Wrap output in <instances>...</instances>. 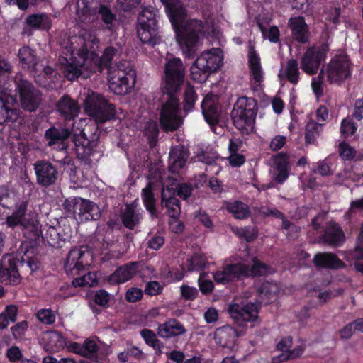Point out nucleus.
<instances>
[{
	"mask_svg": "<svg viewBox=\"0 0 363 363\" xmlns=\"http://www.w3.org/2000/svg\"><path fill=\"white\" fill-rule=\"evenodd\" d=\"M99 47V40L94 30L81 29L78 35L69 38L65 46L64 57L59 59L60 71L70 81L90 77L96 70L101 71L111 62L116 50L107 48L101 58L95 53Z\"/></svg>",
	"mask_w": 363,
	"mask_h": 363,
	"instance_id": "1",
	"label": "nucleus"
},
{
	"mask_svg": "<svg viewBox=\"0 0 363 363\" xmlns=\"http://www.w3.org/2000/svg\"><path fill=\"white\" fill-rule=\"evenodd\" d=\"M165 5L167 13L174 29L177 40L183 53L190 57L196 47L204 38H218L219 30L206 21L203 24L198 20H185V10L179 0H161Z\"/></svg>",
	"mask_w": 363,
	"mask_h": 363,
	"instance_id": "2",
	"label": "nucleus"
},
{
	"mask_svg": "<svg viewBox=\"0 0 363 363\" xmlns=\"http://www.w3.org/2000/svg\"><path fill=\"white\" fill-rule=\"evenodd\" d=\"M243 253V255L233 257L232 263L226 264L213 274V279L217 284H226L241 277L266 275L271 272L267 265L250 255L247 248Z\"/></svg>",
	"mask_w": 363,
	"mask_h": 363,
	"instance_id": "3",
	"label": "nucleus"
},
{
	"mask_svg": "<svg viewBox=\"0 0 363 363\" xmlns=\"http://www.w3.org/2000/svg\"><path fill=\"white\" fill-rule=\"evenodd\" d=\"M223 65V54L220 48L204 50L191 67V77L198 82H205L209 75L219 70Z\"/></svg>",
	"mask_w": 363,
	"mask_h": 363,
	"instance_id": "4",
	"label": "nucleus"
},
{
	"mask_svg": "<svg viewBox=\"0 0 363 363\" xmlns=\"http://www.w3.org/2000/svg\"><path fill=\"white\" fill-rule=\"evenodd\" d=\"M82 97L84 111L96 122L104 123L114 118L113 106L102 95L84 89Z\"/></svg>",
	"mask_w": 363,
	"mask_h": 363,
	"instance_id": "5",
	"label": "nucleus"
},
{
	"mask_svg": "<svg viewBox=\"0 0 363 363\" xmlns=\"http://www.w3.org/2000/svg\"><path fill=\"white\" fill-rule=\"evenodd\" d=\"M257 111V102L254 99L245 96L238 98L232 112L235 126L244 134L252 133Z\"/></svg>",
	"mask_w": 363,
	"mask_h": 363,
	"instance_id": "6",
	"label": "nucleus"
},
{
	"mask_svg": "<svg viewBox=\"0 0 363 363\" xmlns=\"http://www.w3.org/2000/svg\"><path fill=\"white\" fill-rule=\"evenodd\" d=\"M137 33L143 43L152 45L160 41L156 11L152 8H145L138 18Z\"/></svg>",
	"mask_w": 363,
	"mask_h": 363,
	"instance_id": "7",
	"label": "nucleus"
},
{
	"mask_svg": "<svg viewBox=\"0 0 363 363\" xmlns=\"http://www.w3.org/2000/svg\"><path fill=\"white\" fill-rule=\"evenodd\" d=\"M160 121L165 131L175 130L183 123L179 101L173 94L167 93V98L164 99L160 112Z\"/></svg>",
	"mask_w": 363,
	"mask_h": 363,
	"instance_id": "8",
	"label": "nucleus"
},
{
	"mask_svg": "<svg viewBox=\"0 0 363 363\" xmlns=\"http://www.w3.org/2000/svg\"><path fill=\"white\" fill-rule=\"evenodd\" d=\"M135 72L130 67H111L108 73L109 89L118 95L128 94L135 83Z\"/></svg>",
	"mask_w": 363,
	"mask_h": 363,
	"instance_id": "9",
	"label": "nucleus"
},
{
	"mask_svg": "<svg viewBox=\"0 0 363 363\" xmlns=\"http://www.w3.org/2000/svg\"><path fill=\"white\" fill-rule=\"evenodd\" d=\"M17 196L5 186H0V207L10 208L15 205L14 212L6 216V224L11 228L24 225V216L27 208L26 201L17 203Z\"/></svg>",
	"mask_w": 363,
	"mask_h": 363,
	"instance_id": "10",
	"label": "nucleus"
},
{
	"mask_svg": "<svg viewBox=\"0 0 363 363\" xmlns=\"http://www.w3.org/2000/svg\"><path fill=\"white\" fill-rule=\"evenodd\" d=\"M18 58L21 63L22 67L29 69L32 72H38L43 71L45 76V80L40 74L35 76V82L40 85L50 89L54 88L52 84L47 83V80L50 79V75L53 72V69L50 67H43L36 62L35 51L28 46L22 47L18 51Z\"/></svg>",
	"mask_w": 363,
	"mask_h": 363,
	"instance_id": "11",
	"label": "nucleus"
},
{
	"mask_svg": "<svg viewBox=\"0 0 363 363\" xmlns=\"http://www.w3.org/2000/svg\"><path fill=\"white\" fill-rule=\"evenodd\" d=\"M259 305L256 303H234L229 306L230 317L239 326L245 327L247 323L253 328L259 323L258 316Z\"/></svg>",
	"mask_w": 363,
	"mask_h": 363,
	"instance_id": "12",
	"label": "nucleus"
},
{
	"mask_svg": "<svg viewBox=\"0 0 363 363\" xmlns=\"http://www.w3.org/2000/svg\"><path fill=\"white\" fill-rule=\"evenodd\" d=\"M185 67L181 59L167 57L164 67V89L169 94L179 91L184 80Z\"/></svg>",
	"mask_w": 363,
	"mask_h": 363,
	"instance_id": "13",
	"label": "nucleus"
},
{
	"mask_svg": "<svg viewBox=\"0 0 363 363\" xmlns=\"http://www.w3.org/2000/svg\"><path fill=\"white\" fill-rule=\"evenodd\" d=\"M327 80L331 84H340L351 74V64L347 55H335L323 70Z\"/></svg>",
	"mask_w": 363,
	"mask_h": 363,
	"instance_id": "14",
	"label": "nucleus"
},
{
	"mask_svg": "<svg viewBox=\"0 0 363 363\" xmlns=\"http://www.w3.org/2000/svg\"><path fill=\"white\" fill-rule=\"evenodd\" d=\"M68 211L78 216L81 221L96 220L100 217V209L94 203L82 199L75 197L66 201Z\"/></svg>",
	"mask_w": 363,
	"mask_h": 363,
	"instance_id": "15",
	"label": "nucleus"
},
{
	"mask_svg": "<svg viewBox=\"0 0 363 363\" xmlns=\"http://www.w3.org/2000/svg\"><path fill=\"white\" fill-rule=\"evenodd\" d=\"M23 226L25 228V234H27L30 231L33 233L30 238L31 240H36L40 236H42L45 242L54 247H61L65 240H68L69 238V235L68 234L60 235V230L53 226H46V228L43 230H45L44 233L38 223L27 225L24 223Z\"/></svg>",
	"mask_w": 363,
	"mask_h": 363,
	"instance_id": "16",
	"label": "nucleus"
},
{
	"mask_svg": "<svg viewBox=\"0 0 363 363\" xmlns=\"http://www.w3.org/2000/svg\"><path fill=\"white\" fill-rule=\"evenodd\" d=\"M328 52V46L322 45L309 48L303 54L301 67L308 75L316 74L321 62L325 61Z\"/></svg>",
	"mask_w": 363,
	"mask_h": 363,
	"instance_id": "17",
	"label": "nucleus"
},
{
	"mask_svg": "<svg viewBox=\"0 0 363 363\" xmlns=\"http://www.w3.org/2000/svg\"><path fill=\"white\" fill-rule=\"evenodd\" d=\"M91 263V254L86 247L74 248L68 254L65 269L67 274H79L81 271Z\"/></svg>",
	"mask_w": 363,
	"mask_h": 363,
	"instance_id": "18",
	"label": "nucleus"
},
{
	"mask_svg": "<svg viewBox=\"0 0 363 363\" xmlns=\"http://www.w3.org/2000/svg\"><path fill=\"white\" fill-rule=\"evenodd\" d=\"M17 260L12 255H4L0 262V281L6 285H18L21 277L17 269Z\"/></svg>",
	"mask_w": 363,
	"mask_h": 363,
	"instance_id": "19",
	"label": "nucleus"
},
{
	"mask_svg": "<svg viewBox=\"0 0 363 363\" xmlns=\"http://www.w3.org/2000/svg\"><path fill=\"white\" fill-rule=\"evenodd\" d=\"M177 188V181L171 178L168 179V184H164L162 188V206L167 208L171 218L178 217L181 212L179 201L174 196Z\"/></svg>",
	"mask_w": 363,
	"mask_h": 363,
	"instance_id": "20",
	"label": "nucleus"
},
{
	"mask_svg": "<svg viewBox=\"0 0 363 363\" xmlns=\"http://www.w3.org/2000/svg\"><path fill=\"white\" fill-rule=\"evenodd\" d=\"M17 88L23 107L29 111H35L40 102L39 91L26 80L17 82Z\"/></svg>",
	"mask_w": 363,
	"mask_h": 363,
	"instance_id": "21",
	"label": "nucleus"
},
{
	"mask_svg": "<svg viewBox=\"0 0 363 363\" xmlns=\"http://www.w3.org/2000/svg\"><path fill=\"white\" fill-rule=\"evenodd\" d=\"M16 102V99L11 95L9 90H0V123L17 120L18 114L13 108Z\"/></svg>",
	"mask_w": 363,
	"mask_h": 363,
	"instance_id": "22",
	"label": "nucleus"
},
{
	"mask_svg": "<svg viewBox=\"0 0 363 363\" xmlns=\"http://www.w3.org/2000/svg\"><path fill=\"white\" fill-rule=\"evenodd\" d=\"M247 62L251 82L255 86L259 87L264 80V72L261 65L259 55L252 46L249 48Z\"/></svg>",
	"mask_w": 363,
	"mask_h": 363,
	"instance_id": "23",
	"label": "nucleus"
},
{
	"mask_svg": "<svg viewBox=\"0 0 363 363\" xmlns=\"http://www.w3.org/2000/svg\"><path fill=\"white\" fill-rule=\"evenodd\" d=\"M74 142L77 157L82 160L89 158L96 152L97 140H89L82 131L79 134L74 133Z\"/></svg>",
	"mask_w": 363,
	"mask_h": 363,
	"instance_id": "24",
	"label": "nucleus"
},
{
	"mask_svg": "<svg viewBox=\"0 0 363 363\" xmlns=\"http://www.w3.org/2000/svg\"><path fill=\"white\" fill-rule=\"evenodd\" d=\"M201 108L204 118L210 125L214 126L218 123L220 109L217 96L207 95L202 101Z\"/></svg>",
	"mask_w": 363,
	"mask_h": 363,
	"instance_id": "25",
	"label": "nucleus"
},
{
	"mask_svg": "<svg viewBox=\"0 0 363 363\" xmlns=\"http://www.w3.org/2000/svg\"><path fill=\"white\" fill-rule=\"evenodd\" d=\"M71 132L67 128H57L51 127L45 133V138L48 145L57 150H65L67 147V140Z\"/></svg>",
	"mask_w": 363,
	"mask_h": 363,
	"instance_id": "26",
	"label": "nucleus"
},
{
	"mask_svg": "<svg viewBox=\"0 0 363 363\" xmlns=\"http://www.w3.org/2000/svg\"><path fill=\"white\" fill-rule=\"evenodd\" d=\"M37 182L43 186H48L57 179V170L50 162L40 161L35 164Z\"/></svg>",
	"mask_w": 363,
	"mask_h": 363,
	"instance_id": "27",
	"label": "nucleus"
},
{
	"mask_svg": "<svg viewBox=\"0 0 363 363\" xmlns=\"http://www.w3.org/2000/svg\"><path fill=\"white\" fill-rule=\"evenodd\" d=\"M289 160L286 155H278L273 157L270 172L274 181L279 183L286 181L289 177Z\"/></svg>",
	"mask_w": 363,
	"mask_h": 363,
	"instance_id": "28",
	"label": "nucleus"
},
{
	"mask_svg": "<svg viewBox=\"0 0 363 363\" xmlns=\"http://www.w3.org/2000/svg\"><path fill=\"white\" fill-rule=\"evenodd\" d=\"M249 13L252 16H255L257 18L259 27L262 33L263 36L265 38L269 39L271 42L276 43L279 39V30L276 26H269L267 28L264 23H267L270 21L272 15L269 13H259L257 16L255 15L254 10L252 7L249 6Z\"/></svg>",
	"mask_w": 363,
	"mask_h": 363,
	"instance_id": "29",
	"label": "nucleus"
},
{
	"mask_svg": "<svg viewBox=\"0 0 363 363\" xmlns=\"http://www.w3.org/2000/svg\"><path fill=\"white\" fill-rule=\"evenodd\" d=\"M138 263L131 262L116 269L108 278L111 284L124 283L132 279L138 272Z\"/></svg>",
	"mask_w": 363,
	"mask_h": 363,
	"instance_id": "30",
	"label": "nucleus"
},
{
	"mask_svg": "<svg viewBox=\"0 0 363 363\" xmlns=\"http://www.w3.org/2000/svg\"><path fill=\"white\" fill-rule=\"evenodd\" d=\"M188 157V152L184 147L178 145L172 148L169 158V170L178 173L186 164Z\"/></svg>",
	"mask_w": 363,
	"mask_h": 363,
	"instance_id": "31",
	"label": "nucleus"
},
{
	"mask_svg": "<svg viewBox=\"0 0 363 363\" xmlns=\"http://www.w3.org/2000/svg\"><path fill=\"white\" fill-rule=\"evenodd\" d=\"M288 24L295 40L300 43H305L307 41L308 28L303 17H292L289 20Z\"/></svg>",
	"mask_w": 363,
	"mask_h": 363,
	"instance_id": "32",
	"label": "nucleus"
},
{
	"mask_svg": "<svg viewBox=\"0 0 363 363\" xmlns=\"http://www.w3.org/2000/svg\"><path fill=\"white\" fill-rule=\"evenodd\" d=\"M95 0H78L77 2L76 13L82 23H88L96 20V11L92 6Z\"/></svg>",
	"mask_w": 363,
	"mask_h": 363,
	"instance_id": "33",
	"label": "nucleus"
},
{
	"mask_svg": "<svg viewBox=\"0 0 363 363\" xmlns=\"http://www.w3.org/2000/svg\"><path fill=\"white\" fill-rule=\"evenodd\" d=\"M237 331L229 325L218 328L214 335L216 342L224 347H232L235 338L238 336Z\"/></svg>",
	"mask_w": 363,
	"mask_h": 363,
	"instance_id": "34",
	"label": "nucleus"
},
{
	"mask_svg": "<svg viewBox=\"0 0 363 363\" xmlns=\"http://www.w3.org/2000/svg\"><path fill=\"white\" fill-rule=\"evenodd\" d=\"M313 262L317 267L330 269H340L345 264L335 255L330 252H320L315 255Z\"/></svg>",
	"mask_w": 363,
	"mask_h": 363,
	"instance_id": "35",
	"label": "nucleus"
},
{
	"mask_svg": "<svg viewBox=\"0 0 363 363\" xmlns=\"http://www.w3.org/2000/svg\"><path fill=\"white\" fill-rule=\"evenodd\" d=\"M57 111L65 117L66 119H72L77 116L79 107L77 103L68 96H62L57 103Z\"/></svg>",
	"mask_w": 363,
	"mask_h": 363,
	"instance_id": "36",
	"label": "nucleus"
},
{
	"mask_svg": "<svg viewBox=\"0 0 363 363\" xmlns=\"http://www.w3.org/2000/svg\"><path fill=\"white\" fill-rule=\"evenodd\" d=\"M141 211L135 204L127 205L121 213V218L124 225L133 229L141 219Z\"/></svg>",
	"mask_w": 363,
	"mask_h": 363,
	"instance_id": "37",
	"label": "nucleus"
},
{
	"mask_svg": "<svg viewBox=\"0 0 363 363\" xmlns=\"http://www.w3.org/2000/svg\"><path fill=\"white\" fill-rule=\"evenodd\" d=\"M158 334L160 337L168 338L179 335L185 332L183 325L176 320H170L158 327Z\"/></svg>",
	"mask_w": 363,
	"mask_h": 363,
	"instance_id": "38",
	"label": "nucleus"
},
{
	"mask_svg": "<svg viewBox=\"0 0 363 363\" xmlns=\"http://www.w3.org/2000/svg\"><path fill=\"white\" fill-rule=\"evenodd\" d=\"M299 70L298 62L296 60L291 59L285 67H282L279 72L280 80L286 79L292 84H297L299 79Z\"/></svg>",
	"mask_w": 363,
	"mask_h": 363,
	"instance_id": "39",
	"label": "nucleus"
},
{
	"mask_svg": "<svg viewBox=\"0 0 363 363\" xmlns=\"http://www.w3.org/2000/svg\"><path fill=\"white\" fill-rule=\"evenodd\" d=\"M43 341L45 347L49 351H57L65 345V339L56 331H49L43 334Z\"/></svg>",
	"mask_w": 363,
	"mask_h": 363,
	"instance_id": "40",
	"label": "nucleus"
},
{
	"mask_svg": "<svg viewBox=\"0 0 363 363\" xmlns=\"http://www.w3.org/2000/svg\"><path fill=\"white\" fill-rule=\"evenodd\" d=\"M344 233L339 226L334 223H330L323 236L324 241L337 245L344 241Z\"/></svg>",
	"mask_w": 363,
	"mask_h": 363,
	"instance_id": "41",
	"label": "nucleus"
},
{
	"mask_svg": "<svg viewBox=\"0 0 363 363\" xmlns=\"http://www.w3.org/2000/svg\"><path fill=\"white\" fill-rule=\"evenodd\" d=\"M26 22L30 27L41 30H48L51 26V20L46 13L29 15Z\"/></svg>",
	"mask_w": 363,
	"mask_h": 363,
	"instance_id": "42",
	"label": "nucleus"
},
{
	"mask_svg": "<svg viewBox=\"0 0 363 363\" xmlns=\"http://www.w3.org/2000/svg\"><path fill=\"white\" fill-rule=\"evenodd\" d=\"M279 291V286L274 282L265 281L258 288L260 298L266 303L274 299Z\"/></svg>",
	"mask_w": 363,
	"mask_h": 363,
	"instance_id": "43",
	"label": "nucleus"
},
{
	"mask_svg": "<svg viewBox=\"0 0 363 363\" xmlns=\"http://www.w3.org/2000/svg\"><path fill=\"white\" fill-rule=\"evenodd\" d=\"M98 13L108 29H116V26L118 25V22L116 15L112 12L110 8L105 5H101Z\"/></svg>",
	"mask_w": 363,
	"mask_h": 363,
	"instance_id": "44",
	"label": "nucleus"
},
{
	"mask_svg": "<svg viewBox=\"0 0 363 363\" xmlns=\"http://www.w3.org/2000/svg\"><path fill=\"white\" fill-rule=\"evenodd\" d=\"M225 206L227 210L237 219L246 218L250 214L247 206L238 201L227 202Z\"/></svg>",
	"mask_w": 363,
	"mask_h": 363,
	"instance_id": "45",
	"label": "nucleus"
},
{
	"mask_svg": "<svg viewBox=\"0 0 363 363\" xmlns=\"http://www.w3.org/2000/svg\"><path fill=\"white\" fill-rule=\"evenodd\" d=\"M142 199L146 209L152 216L156 215V208L155 206V199L152 194L151 184L144 188L142 191Z\"/></svg>",
	"mask_w": 363,
	"mask_h": 363,
	"instance_id": "46",
	"label": "nucleus"
},
{
	"mask_svg": "<svg viewBox=\"0 0 363 363\" xmlns=\"http://www.w3.org/2000/svg\"><path fill=\"white\" fill-rule=\"evenodd\" d=\"M353 256L355 259L354 267L356 269L363 273V224L361 227L359 236Z\"/></svg>",
	"mask_w": 363,
	"mask_h": 363,
	"instance_id": "47",
	"label": "nucleus"
},
{
	"mask_svg": "<svg viewBox=\"0 0 363 363\" xmlns=\"http://www.w3.org/2000/svg\"><path fill=\"white\" fill-rule=\"evenodd\" d=\"M18 308L16 305H7L0 313V320L6 328L17 320Z\"/></svg>",
	"mask_w": 363,
	"mask_h": 363,
	"instance_id": "48",
	"label": "nucleus"
},
{
	"mask_svg": "<svg viewBox=\"0 0 363 363\" xmlns=\"http://www.w3.org/2000/svg\"><path fill=\"white\" fill-rule=\"evenodd\" d=\"M206 266V257L202 255H196L186 259L183 269L188 271H196L204 268Z\"/></svg>",
	"mask_w": 363,
	"mask_h": 363,
	"instance_id": "49",
	"label": "nucleus"
},
{
	"mask_svg": "<svg viewBox=\"0 0 363 363\" xmlns=\"http://www.w3.org/2000/svg\"><path fill=\"white\" fill-rule=\"evenodd\" d=\"M323 123L312 120L306 126V142L312 143L322 132Z\"/></svg>",
	"mask_w": 363,
	"mask_h": 363,
	"instance_id": "50",
	"label": "nucleus"
},
{
	"mask_svg": "<svg viewBox=\"0 0 363 363\" xmlns=\"http://www.w3.org/2000/svg\"><path fill=\"white\" fill-rule=\"evenodd\" d=\"M72 284L74 286H94L97 284V275L95 272H88L81 277L74 279Z\"/></svg>",
	"mask_w": 363,
	"mask_h": 363,
	"instance_id": "51",
	"label": "nucleus"
},
{
	"mask_svg": "<svg viewBox=\"0 0 363 363\" xmlns=\"http://www.w3.org/2000/svg\"><path fill=\"white\" fill-rule=\"evenodd\" d=\"M357 129V125L353 122L351 117L348 116L342 120L340 124V133L343 137L353 135Z\"/></svg>",
	"mask_w": 363,
	"mask_h": 363,
	"instance_id": "52",
	"label": "nucleus"
},
{
	"mask_svg": "<svg viewBox=\"0 0 363 363\" xmlns=\"http://www.w3.org/2000/svg\"><path fill=\"white\" fill-rule=\"evenodd\" d=\"M197 96L194 89L190 85H188L184 91V108L186 111H190L193 109Z\"/></svg>",
	"mask_w": 363,
	"mask_h": 363,
	"instance_id": "53",
	"label": "nucleus"
},
{
	"mask_svg": "<svg viewBox=\"0 0 363 363\" xmlns=\"http://www.w3.org/2000/svg\"><path fill=\"white\" fill-rule=\"evenodd\" d=\"M144 133L147 137L150 145L153 146L158 135V127L157 123L153 121L147 122L144 128Z\"/></svg>",
	"mask_w": 363,
	"mask_h": 363,
	"instance_id": "54",
	"label": "nucleus"
},
{
	"mask_svg": "<svg viewBox=\"0 0 363 363\" xmlns=\"http://www.w3.org/2000/svg\"><path fill=\"white\" fill-rule=\"evenodd\" d=\"M37 318L44 324H52L55 321V314L50 309H41L36 313Z\"/></svg>",
	"mask_w": 363,
	"mask_h": 363,
	"instance_id": "55",
	"label": "nucleus"
},
{
	"mask_svg": "<svg viewBox=\"0 0 363 363\" xmlns=\"http://www.w3.org/2000/svg\"><path fill=\"white\" fill-rule=\"evenodd\" d=\"M28 322L26 320H23L21 322L16 323L13 326H12L10 328V330L12 333V335L13 336V337L15 339H20V338H22L25 335V334L28 330Z\"/></svg>",
	"mask_w": 363,
	"mask_h": 363,
	"instance_id": "56",
	"label": "nucleus"
},
{
	"mask_svg": "<svg viewBox=\"0 0 363 363\" xmlns=\"http://www.w3.org/2000/svg\"><path fill=\"white\" fill-rule=\"evenodd\" d=\"M235 232L240 237L245 238L247 241L253 240L257 236V230L254 227L237 228Z\"/></svg>",
	"mask_w": 363,
	"mask_h": 363,
	"instance_id": "57",
	"label": "nucleus"
},
{
	"mask_svg": "<svg viewBox=\"0 0 363 363\" xmlns=\"http://www.w3.org/2000/svg\"><path fill=\"white\" fill-rule=\"evenodd\" d=\"M69 175L71 182L76 184L77 187L83 186L85 179L80 169L76 167H70Z\"/></svg>",
	"mask_w": 363,
	"mask_h": 363,
	"instance_id": "58",
	"label": "nucleus"
},
{
	"mask_svg": "<svg viewBox=\"0 0 363 363\" xmlns=\"http://www.w3.org/2000/svg\"><path fill=\"white\" fill-rule=\"evenodd\" d=\"M181 296L186 300H194L198 295V290L194 286L183 284L180 286Z\"/></svg>",
	"mask_w": 363,
	"mask_h": 363,
	"instance_id": "59",
	"label": "nucleus"
},
{
	"mask_svg": "<svg viewBox=\"0 0 363 363\" xmlns=\"http://www.w3.org/2000/svg\"><path fill=\"white\" fill-rule=\"evenodd\" d=\"M163 290V285L156 281H149L146 284L145 292L150 296L160 294Z\"/></svg>",
	"mask_w": 363,
	"mask_h": 363,
	"instance_id": "60",
	"label": "nucleus"
},
{
	"mask_svg": "<svg viewBox=\"0 0 363 363\" xmlns=\"http://www.w3.org/2000/svg\"><path fill=\"white\" fill-rule=\"evenodd\" d=\"M143 296V291L140 289L136 287L130 288L125 294V299L127 301L134 303L140 301Z\"/></svg>",
	"mask_w": 363,
	"mask_h": 363,
	"instance_id": "61",
	"label": "nucleus"
},
{
	"mask_svg": "<svg viewBox=\"0 0 363 363\" xmlns=\"http://www.w3.org/2000/svg\"><path fill=\"white\" fill-rule=\"evenodd\" d=\"M339 152L344 160H351L354 157L355 150L347 143L343 142L339 145Z\"/></svg>",
	"mask_w": 363,
	"mask_h": 363,
	"instance_id": "62",
	"label": "nucleus"
},
{
	"mask_svg": "<svg viewBox=\"0 0 363 363\" xmlns=\"http://www.w3.org/2000/svg\"><path fill=\"white\" fill-rule=\"evenodd\" d=\"M110 300V294L106 291L101 289L96 291L94 301L96 304L106 307Z\"/></svg>",
	"mask_w": 363,
	"mask_h": 363,
	"instance_id": "63",
	"label": "nucleus"
},
{
	"mask_svg": "<svg viewBox=\"0 0 363 363\" xmlns=\"http://www.w3.org/2000/svg\"><path fill=\"white\" fill-rule=\"evenodd\" d=\"M199 284L201 292L207 294L212 291L213 284L211 280L206 279V274H201L199 278Z\"/></svg>",
	"mask_w": 363,
	"mask_h": 363,
	"instance_id": "64",
	"label": "nucleus"
}]
</instances>
